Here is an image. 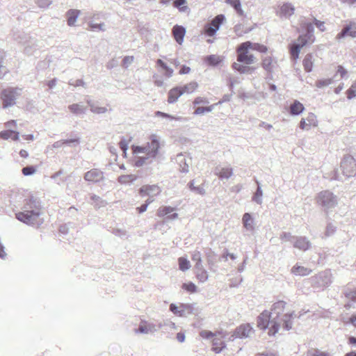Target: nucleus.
<instances>
[{"instance_id": "obj_60", "label": "nucleus", "mask_w": 356, "mask_h": 356, "mask_svg": "<svg viewBox=\"0 0 356 356\" xmlns=\"http://www.w3.org/2000/svg\"><path fill=\"white\" fill-rule=\"evenodd\" d=\"M192 192L195 193V194L204 195L206 193V190L203 185H200L197 186H195Z\"/></svg>"}, {"instance_id": "obj_62", "label": "nucleus", "mask_w": 356, "mask_h": 356, "mask_svg": "<svg viewBox=\"0 0 356 356\" xmlns=\"http://www.w3.org/2000/svg\"><path fill=\"white\" fill-rule=\"evenodd\" d=\"M209 103V102L208 99L206 98V97H196L194 99V102H193V104L195 105L207 104Z\"/></svg>"}, {"instance_id": "obj_14", "label": "nucleus", "mask_w": 356, "mask_h": 356, "mask_svg": "<svg viewBox=\"0 0 356 356\" xmlns=\"http://www.w3.org/2000/svg\"><path fill=\"white\" fill-rule=\"evenodd\" d=\"M317 126L316 116L310 113L306 118H302L300 122V128L302 130H309L312 127Z\"/></svg>"}, {"instance_id": "obj_48", "label": "nucleus", "mask_w": 356, "mask_h": 356, "mask_svg": "<svg viewBox=\"0 0 356 356\" xmlns=\"http://www.w3.org/2000/svg\"><path fill=\"white\" fill-rule=\"evenodd\" d=\"M204 33L209 37H212L217 33L216 29H214L209 23L206 24L204 27Z\"/></svg>"}, {"instance_id": "obj_53", "label": "nucleus", "mask_w": 356, "mask_h": 356, "mask_svg": "<svg viewBox=\"0 0 356 356\" xmlns=\"http://www.w3.org/2000/svg\"><path fill=\"white\" fill-rule=\"evenodd\" d=\"M182 288L190 293H195L197 291V286L191 282L183 284Z\"/></svg>"}, {"instance_id": "obj_49", "label": "nucleus", "mask_w": 356, "mask_h": 356, "mask_svg": "<svg viewBox=\"0 0 356 356\" xmlns=\"http://www.w3.org/2000/svg\"><path fill=\"white\" fill-rule=\"evenodd\" d=\"M22 172L24 176H30L36 172V168L33 165H28L23 168Z\"/></svg>"}, {"instance_id": "obj_31", "label": "nucleus", "mask_w": 356, "mask_h": 356, "mask_svg": "<svg viewBox=\"0 0 356 356\" xmlns=\"http://www.w3.org/2000/svg\"><path fill=\"white\" fill-rule=\"evenodd\" d=\"M181 305V314L180 316H186L192 314L194 312L195 307L192 304H180Z\"/></svg>"}, {"instance_id": "obj_26", "label": "nucleus", "mask_w": 356, "mask_h": 356, "mask_svg": "<svg viewBox=\"0 0 356 356\" xmlns=\"http://www.w3.org/2000/svg\"><path fill=\"white\" fill-rule=\"evenodd\" d=\"M291 273L295 275L305 276L312 273V270L304 266L296 264L291 269Z\"/></svg>"}, {"instance_id": "obj_13", "label": "nucleus", "mask_w": 356, "mask_h": 356, "mask_svg": "<svg viewBox=\"0 0 356 356\" xmlns=\"http://www.w3.org/2000/svg\"><path fill=\"white\" fill-rule=\"evenodd\" d=\"M293 243L294 248L302 251H307L312 247L310 241L305 236H296Z\"/></svg>"}, {"instance_id": "obj_46", "label": "nucleus", "mask_w": 356, "mask_h": 356, "mask_svg": "<svg viewBox=\"0 0 356 356\" xmlns=\"http://www.w3.org/2000/svg\"><path fill=\"white\" fill-rule=\"evenodd\" d=\"M206 61L209 65L215 66L220 62V59L216 55H210L206 58Z\"/></svg>"}, {"instance_id": "obj_36", "label": "nucleus", "mask_w": 356, "mask_h": 356, "mask_svg": "<svg viewBox=\"0 0 356 356\" xmlns=\"http://www.w3.org/2000/svg\"><path fill=\"white\" fill-rule=\"evenodd\" d=\"M91 200L93 202L94 207L96 209H99L101 207H104L107 204V202L103 199H102L99 196L97 195H92L90 196Z\"/></svg>"}, {"instance_id": "obj_29", "label": "nucleus", "mask_w": 356, "mask_h": 356, "mask_svg": "<svg viewBox=\"0 0 356 356\" xmlns=\"http://www.w3.org/2000/svg\"><path fill=\"white\" fill-rule=\"evenodd\" d=\"M256 183L257 184V188L252 196V201L255 202L258 204H261L263 202V191L260 183L257 180H256Z\"/></svg>"}, {"instance_id": "obj_47", "label": "nucleus", "mask_w": 356, "mask_h": 356, "mask_svg": "<svg viewBox=\"0 0 356 356\" xmlns=\"http://www.w3.org/2000/svg\"><path fill=\"white\" fill-rule=\"evenodd\" d=\"M301 47L299 46L297 43H294L291 47V54L293 58H298L299 54L300 52Z\"/></svg>"}, {"instance_id": "obj_35", "label": "nucleus", "mask_w": 356, "mask_h": 356, "mask_svg": "<svg viewBox=\"0 0 356 356\" xmlns=\"http://www.w3.org/2000/svg\"><path fill=\"white\" fill-rule=\"evenodd\" d=\"M301 27L305 30L306 33L305 34L308 39H313L314 38V28L312 23L310 22H302Z\"/></svg>"}, {"instance_id": "obj_57", "label": "nucleus", "mask_w": 356, "mask_h": 356, "mask_svg": "<svg viewBox=\"0 0 356 356\" xmlns=\"http://www.w3.org/2000/svg\"><path fill=\"white\" fill-rule=\"evenodd\" d=\"M149 157L147 156H138L136 160H135V166L136 167H140L142 165H143L146 161L149 159Z\"/></svg>"}, {"instance_id": "obj_5", "label": "nucleus", "mask_w": 356, "mask_h": 356, "mask_svg": "<svg viewBox=\"0 0 356 356\" xmlns=\"http://www.w3.org/2000/svg\"><path fill=\"white\" fill-rule=\"evenodd\" d=\"M14 40L24 46V51L26 54L31 55L34 51L36 44V40L31 38L24 32L17 31L13 33Z\"/></svg>"}, {"instance_id": "obj_42", "label": "nucleus", "mask_w": 356, "mask_h": 356, "mask_svg": "<svg viewBox=\"0 0 356 356\" xmlns=\"http://www.w3.org/2000/svg\"><path fill=\"white\" fill-rule=\"evenodd\" d=\"M216 104H212L209 106H207V107H197L195 111H194V114L195 115H202L204 114V113H209V112H211L215 106H216Z\"/></svg>"}, {"instance_id": "obj_56", "label": "nucleus", "mask_w": 356, "mask_h": 356, "mask_svg": "<svg viewBox=\"0 0 356 356\" xmlns=\"http://www.w3.org/2000/svg\"><path fill=\"white\" fill-rule=\"evenodd\" d=\"M35 1L40 8H46L51 3V1L49 0H35Z\"/></svg>"}, {"instance_id": "obj_19", "label": "nucleus", "mask_w": 356, "mask_h": 356, "mask_svg": "<svg viewBox=\"0 0 356 356\" xmlns=\"http://www.w3.org/2000/svg\"><path fill=\"white\" fill-rule=\"evenodd\" d=\"M175 160L180 167L181 172L186 173L189 171L188 161H191L190 158L187 160L183 154H178Z\"/></svg>"}, {"instance_id": "obj_20", "label": "nucleus", "mask_w": 356, "mask_h": 356, "mask_svg": "<svg viewBox=\"0 0 356 356\" xmlns=\"http://www.w3.org/2000/svg\"><path fill=\"white\" fill-rule=\"evenodd\" d=\"M173 35L176 42L181 44L183 42L186 29L182 26L175 25L172 29Z\"/></svg>"}, {"instance_id": "obj_12", "label": "nucleus", "mask_w": 356, "mask_h": 356, "mask_svg": "<svg viewBox=\"0 0 356 356\" xmlns=\"http://www.w3.org/2000/svg\"><path fill=\"white\" fill-rule=\"evenodd\" d=\"M84 179L87 181L99 182L104 179V173L97 168H93L85 173Z\"/></svg>"}, {"instance_id": "obj_45", "label": "nucleus", "mask_w": 356, "mask_h": 356, "mask_svg": "<svg viewBox=\"0 0 356 356\" xmlns=\"http://www.w3.org/2000/svg\"><path fill=\"white\" fill-rule=\"evenodd\" d=\"M186 2V0H175L173 2L174 6L177 8L180 12H186L188 8L186 6H183Z\"/></svg>"}, {"instance_id": "obj_4", "label": "nucleus", "mask_w": 356, "mask_h": 356, "mask_svg": "<svg viewBox=\"0 0 356 356\" xmlns=\"http://www.w3.org/2000/svg\"><path fill=\"white\" fill-rule=\"evenodd\" d=\"M252 43L245 42L241 43L237 48V62L245 65H251L255 62L253 54H249V49L252 48Z\"/></svg>"}, {"instance_id": "obj_38", "label": "nucleus", "mask_w": 356, "mask_h": 356, "mask_svg": "<svg viewBox=\"0 0 356 356\" xmlns=\"http://www.w3.org/2000/svg\"><path fill=\"white\" fill-rule=\"evenodd\" d=\"M137 179V176L134 175H121L118 177V181L121 184H127L133 183Z\"/></svg>"}, {"instance_id": "obj_1", "label": "nucleus", "mask_w": 356, "mask_h": 356, "mask_svg": "<svg viewBox=\"0 0 356 356\" xmlns=\"http://www.w3.org/2000/svg\"><path fill=\"white\" fill-rule=\"evenodd\" d=\"M42 206L39 198L31 196L24 200L22 211L15 213L16 218L23 223L35 227H39L44 220Z\"/></svg>"}, {"instance_id": "obj_8", "label": "nucleus", "mask_w": 356, "mask_h": 356, "mask_svg": "<svg viewBox=\"0 0 356 356\" xmlns=\"http://www.w3.org/2000/svg\"><path fill=\"white\" fill-rule=\"evenodd\" d=\"M312 285L316 288L329 286L332 282V273L330 270L322 271L311 278Z\"/></svg>"}, {"instance_id": "obj_6", "label": "nucleus", "mask_w": 356, "mask_h": 356, "mask_svg": "<svg viewBox=\"0 0 356 356\" xmlns=\"http://www.w3.org/2000/svg\"><path fill=\"white\" fill-rule=\"evenodd\" d=\"M340 168L343 176L346 178L353 177L356 175V162L351 155H346L343 158Z\"/></svg>"}, {"instance_id": "obj_54", "label": "nucleus", "mask_w": 356, "mask_h": 356, "mask_svg": "<svg viewBox=\"0 0 356 356\" xmlns=\"http://www.w3.org/2000/svg\"><path fill=\"white\" fill-rule=\"evenodd\" d=\"M347 97L351 99L356 96V83H353L350 88L347 90Z\"/></svg>"}, {"instance_id": "obj_41", "label": "nucleus", "mask_w": 356, "mask_h": 356, "mask_svg": "<svg viewBox=\"0 0 356 356\" xmlns=\"http://www.w3.org/2000/svg\"><path fill=\"white\" fill-rule=\"evenodd\" d=\"M198 84L195 81H192L188 84L184 85L183 87H181V91L184 93L191 94L194 92L197 88Z\"/></svg>"}, {"instance_id": "obj_23", "label": "nucleus", "mask_w": 356, "mask_h": 356, "mask_svg": "<svg viewBox=\"0 0 356 356\" xmlns=\"http://www.w3.org/2000/svg\"><path fill=\"white\" fill-rule=\"evenodd\" d=\"M70 111L75 115H82L86 114V107L81 104H72L68 106Z\"/></svg>"}, {"instance_id": "obj_15", "label": "nucleus", "mask_w": 356, "mask_h": 356, "mask_svg": "<svg viewBox=\"0 0 356 356\" xmlns=\"http://www.w3.org/2000/svg\"><path fill=\"white\" fill-rule=\"evenodd\" d=\"M161 191L160 188L157 185H145L139 189V193L142 197L156 196Z\"/></svg>"}, {"instance_id": "obj_37", "label": "nucleus", "mask_w": 356, "mask_h": 356, "mask_svg": "<svg viewBox=\"0 0 356 356\" xmlns=\"http://www.w3.org/2000/svg\"><path fill=\"white\" fill-rule=\"evenodd\" d=\"M225 2L232 6L238 14V15L243 16L244 15V12L241 8L240 0H226Z\"/></svg>"}, {"instance_id": "obj_28", "label": "nucleus", "mask_w": 356, "mask_h": 356, "mask_svg": "<svg viewBox=\"0 0 356 356\" xmlns=\"http://www.w3.org/2000/svg\"><path fill=\"white\" fill-rule=\"evenodd\" d=\"M314 57L311 54H308L305 56L302 64L305 71L310 72L313 69Z\"/></svg>"}, {"instance_id": "obj_18", "label": "nucleus", "mask_w": 356, "mask_h": 356, "mask_svg": "<svg viewBox=\"0 0 356 356\" xmlns=\"http://www.w3.org/2000/svg\"><path fill=\"white\" fill-rule=\"evenodd\" d=\"M81 13L79 10L70 9L66 12L67 23L69 26H74Z\"/></svg>"}, {"instance_id": "obj_9", "label": "nucleus", "mask_w": 356, "mask_h": 356, "mask_svg": "<svg viewBox=\"0 0 356 356\" xmlns=\"http://www.w3.org/2000/svg\"><path fill=\"white\" fill-rule=\"evenodd\" d=\"M273 316L268 310L262 312L257 317V326L261 330H266L269 327V334L275 335L277 332L272 330Z\"/></svg>"}, {"instance_id": "obj_50", "label": "nucleus", "mask_w": 356, "mask_h": 356, "mask_svg": "<svg viewBox=\"0 0 356 356\" xmlns=\"http://www.w3.org/2000/svg\"><path fill=\"white\" fill-rule=\"evenodd\" d=\"M307 356H332V355L319 350H312L307 352Z\"/></svg>"}, {"instance_id": "obj_63", "label": "nucleus", "mask_w": 356, "mask_h": 356, "mask_svg": "<svg viewBox=\"0 0 356 356\" xmlns=\"http://www.w3.org/2000/svg\"><path fill=\"white\" fill-rule=\"evenodd\" d=\"M345 296L347 298H348L351 301L356 302V289L346 291L345 293Z\"/></svg>"}, {"instance_id": "obj_51", "label": "nucleus", "mask_w": 356, "mask_h": 356, "mask_svg": "<svg viewBox=\"0 0 356 356\" xmlns=\"http://www.w3.org/2000/svg\"><path fill=\"white\" fill-rule=\"evenodd\" d=\"M295 237L296 236H293L290 232H282L280 236V238L283 242H286V241L293 242Z\"/></svg>"}, {"instance_id": "obj_34", "label": "nucleus", "mask_w": 356, "mask_h": 356, "mask_svg": "<svg viewBox=\"0 0 356 356\" xmlns=\"http://www.w3.org/2000/svg\"><path fill=\"white\" fill-rule=\"evenodd\" d=\"M216 175L221 179H228L233 175V170L232 168H222L220 171L216 172Z\"/></svg>"}, {"instance_id": "obj_27", "label": "nucleus", "mask_w": 356, "mask_h": 356, "mask_svg": "<svg viewBox=\"0 0 356 356\" xmlns=\"http://www.w3.org/2000/svg\"><path fill=\"white\" fill-rule=\"evenodd\" d=\"M86 102L90 108V111L93 113L103 114L107 111V108L106 107L99 106L91 99H88Z\"/></svg>"}, {"instance_id": "obj_55", "label": "nucleus", "mask_w": 356, "mask_h": 356, "mask_svg": "<svg viewBox=\"0 0 356 356\" xmlns=\"http://www.w3.org/2000/svg\"><path fill=\"white\" fill-rule=\"evenodd\" d=\"M89 26L92 31H96V30H100V31H104V24L100 23V24H95L92 22L89 23Z\"/></svg>"}, {"instance_id": "obj_30", "label": "nucleus", "mask_w": 356, "mask_h": 356, "mask_svg": "<svg viewBox=\"0 0 356 356\" xmlns=\"http://www.w3.org/2000/svg\"><path fill=\"white\" fill-rule=\"evenodd\" d=\"M225 20V17L224 15H218L216 16L209 24L214 28V29H216V31H218L221 26V24L223 23V22Z\"/></svg>"}, {"instance_id": "obj_7", "label": "nucleus", "mask_w": 356, "mask_h": 356, "mask_svg": "<svg viewBox=\"0 0 356 356\" xmlns=\"http://www.w3.org/2000/svg\"><path fill=\"white\" fill-rule=\"evenodd\" d=\"M317 203L325 209L334 208L338 203L337 197L329 191H323L318 194Z\"/></svg>"}, {"instance_id": "obj_10", "label": "nucleus", "mask_w": 356, "mask_h": 356, "mask_svg": "<svg viewBox=\"0 0 356 356\" xmlns=\"http://www.w3.org/2000/svg\"><path fill=\"white\" fill-rule=\"evenodd\" d=\"M149 142L147 143L145 154L148 157L154 159L159 154V149L161 147V143L158 136L153 134L150 136Z\"/></svg>"}, {"instance_id": "obj_21", "label": "nucleus", "mask_w": 356, "mask_h": 356, "mask_svg": "<svg viewBox=\"0 0 356 356\" xmlns=\"http://www.w3.org/2000/svg\"><path fill=\"white\" fill-rule=\"evenodd\" d=\"M183 95L181 87H175L168 92V102L173 104L176 102L179 97Z\"/></svg>"}, {"instance_id": "obj_17", "label": "nucleus", "mask_w": 356, "mask_h": 356, "mask_svg": "<svg viewBox=\"0 0 356 356\" xmlns=\"http://www.w3.org/2000/svg\"><path fill=\"white\" fill-rule=\"evenodd\" d=\"M252 332V328L249 325H242L238 327L233 334L236 338H245L250 336Z\"/></svg>"}, {"instance_id": "obj_11", "label": "nucleus", "mask_w": 356, "mask_h": 356, "mask_svg": "<svg viewBox=\"0 0 356 356\" xmlns=\"http://www.w3.org/2000/svg\"><path fill=\"white\" fill-rule=\"evenodd\" d=\"M295 7L291 3H284L280 6L276 15L280 18L288 19L294 14Z\"/></svg>"}, {"instance_id": "obj_59", "label": "nucleus", "mask_w": 356, "mask_h": 356, "mask_svg": "<svg viewBox=\"0 0 356 356\" xmlns=\"http://www.w3.org/2000/svg\"><path fill=\"white\" fill-rule=\"evenodd\" d=\"M13 134V130H6L0 132V138L4 140H8L11 138Z\"/></svg>"}, {"instance_id": "obj_39", "label": "nucleus", "mask_w": 356, "mask_h": 356, "mask_svg": "<svg viewBox=\"0 0 356 356\" xmlns=\"http://www.w3.org/2000/svg\"><path fill=\"white\" fill-rule=\"evenodd\" d=\"M225 343L223 341L216 338L213 340L212 349L216 353H220L225 348Z\"/></svg>"}, {"instance_id": "obj_33", "label": "nucleus", "mask_w": 356, "mask_h": 356, "mask_svg": "<svg viewBox=\"0 0 356 356\" xmlns=\"http://www.w3.org/2000/svg\"><path fill=\"white\" fill-rule=\"evenodd\" d=\"M273 58L270 56H267L262 60V67L268 72H272L273 69Z\"/></svg>"}, {"instance_id": "obj_2", "label": "nucleus", "mask_w": 356, "mask_h": 356, "mask_svg": "<svg viewBox=\"0 0 356 356\" xmlns=\"http://www.w3.org/2000/svg\"><path fill=\"white\" fill-rule=\"evenodd\" d=\"M286 305V302L283 300H279L272 305V330L273 332H278L281 325H282L285 330H290L292 328V320L294 318L296 314L294 312L282 314Z\"/></svg>"}, {"instance_id": "obj_32", "label": "nucleus", "mask_w": 356, "mask_h": 356, "mask_svg": "<svg viewBox=\"0 0 356 356\" xmlns=\"http://www.w3.org/2000/svg\"><path fill=\"white\" fill-rule=\"evenodd\" d=\"M354 25H355V23L346 25L341 31V32L337 35L336 39L339 41L344 38L346 35H350V30H352V29L354 27Z\"/></svg>"}, {"instance_id": "obj_58", "label": "nucleus", "mask_w": 356, "mask_h": 356, "mask_svg": "<svg viewBox=\"0 0 356 356\" xmlns=\"http://www.w3.org/2000/svg\"><path fill=\"white\" fill-rule=\"evenodd\" d=\"M336 232V227L332 223H329L327 225L325 235L326 236H332Z\"/></svg>"}, {"instance_id": "obj_3", "label": "nucleus", "mask_w": 356, "mask_h": 356, "mask_svg": "<svg viewBox=\"0 0 356 356\" xmlns=\"http://www.w3.org/2000/svg\"><path fill=\"white\" fill-rule=\"evenodd\" d=\"M22 92V88L19 87H8L2 90L0 97L3 102V108H8L15 105Z\"/></svg>"}, {"instance_id": "obj_43", "label": "nucleus", "mask_w": 356, "mask_h": 356, "mask_svg": "<svg viewBox=\"0 0 356 356\" xmlns=\"http://www.w3.org/2000/svg\"><path fill=\"white\" fill-rule=\"evenodd\" d=\"M195 275L197 280L201 282H205L209 278V274L204 268L196 271Z\"/></svg>"}, {"instance_id": "obj_40", "label": "nucleus", "mask_w": 356, "mask_h": 356, "mask_svg": "<svg viewBox=\"0 0 356 356\" xmlns=\"http://www.w3.org/2000/svg\"><path fill=\"white\" fill-rule=\"evenodd\" d=\"M179 268L181 271H186L191 267L190 261L185 257H181L178 259Z\"/></svg>"}, {"instance_id": "obj_24", "label": "nucleus", "mask_w": 356, "mask_h": 356, "mask_svg": "<svg viewBox=\"0 0 356 356\" xmlns=\"http://www.w3.org/2000/svg\"><path fill=\"white\" fill-rule=\"evenodd\" d=\"M248 65H243L239 63H234L232 67L241 74H252L256 70V67Z\"/></svg>"}, {"instance_id": "obj_44", "label": "nucleus", "mask_w": 356, "mask_h": 356, "mask_svg": "<svg viewBox=\"0 0 356 356\" xmlns=\"http://www.w3.org/2000/svg\"><path fill=\"white\" fill-rule=\"evenodd\" d=\"M333 83L332 79H324L318 80L316 82V86L318 88L327 87Z\"/></svg>"}, {"instance_id": "obj_64", "label": "nucleus", "mask_w": 356, "mask_h": 356, "mask_svg": "<svg viewBox=\"0 0 356 356\" xmlns=\"http://www.w3.org/2000/svg\"><path fill=\"white\" fill-rule=\"evenodd\" d=\"M200 335L204 339H209L214 337L215 334L211 331L202 330L200 332Z\"/></svg>"}, {"instance_id": "obj_25", "label": "nucleus", "mask_w": 356, "mask_h": 356, "mask_svg": "<svg viewBox=\"0 0 356 356\" xmlns=\"http://www.w3.org/2000/svg\"><path fill=\"white\" fill-rule=\"evenodd\" d=\"M305 107L302 103L298 100H295L290 106V113L292 115H298L303 112Z\"/></svg>"}, {"instance_id": "obj_22", "label": "nucleus", "mask_w": 356, "mask_h": 356, "mask_svg": "<svg viewBox=\"0 0 356 356\" xmlns=\"http://www.w3.org/2000/svg\"><path fill=\"white\" fill-rule=\"evenodd\" d=\"M242 222L246 230L252 232L254 230V219L249 213H245L242 218Z\"/></svg>"}, {"instance_id": "obj_61", "label": "nucleus", "mask_w": 356, "mask_h": 356, "mask_svg": "<svg viewBox=\"0 0 356 356\" xmlns=\"http://www.w3.org/2000/svg\"><path fill=\"white\" fill-rule=\"evenodd\" d=\"M181 305L179 306H177L174 303H172L170 304V310L175 315H177L179 316H180V314H181Z\"/></svg>"}, {"instance_id": "obj_52", "label": "nucleus", "mask_w": 356, "mask_h": 356, "mask_svg": "<svg viewBox=\"0 0 356 356\" xmlns=\"http://www.w3.org/2000/svg\"><path fill=\"white\" fill-rule=\"evenodd\" d=\"M309 41L313 42L314 40L308 39V38L305 35H300L298 38L297 44L302 48L307 44Z\"/></svg>"}, {"instance_id": "obj_16", "label": "nucleus", "mask_w": 356, "mask_h": 356, "mask_svg": "<svg viewBox=\"0 0 356 356\" xmlns=\"http://www.w3.org/2000/svg\"><path fill=\"white\" fill-rule=\"evenodd\" d=\"M162 326L161 323H159L158 326L152 323H141L138 329L136 330V332L141 334L154 333Z\"/></svg>"}]
</instances>
